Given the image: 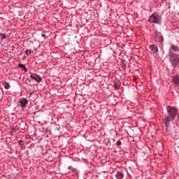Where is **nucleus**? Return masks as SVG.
Returning <instances> with one entry per match:
<instances>
[{
	"mask_svg": "<svg viewBox=\"0 0 179 179\" xmlns=\"http://www.w3.org/2000/svg\"><path fill=\"white\" fill-rule=\"evenodd\" d=\"M166 114L164 115V117L162 119V122L166 126V128L165 129H163V131L166 135H169V134H170V132L169 131V127H170V122L176 120V117H177V113H178V109L171 106H166Z\"/></svg>",
	"mask_w": 179,
	"mask_h": 179,
	"instance_id": "obj_1",
	"label": "nucleus"
},
{
	"mask_svg": "<svg viewBox=\"0 0 179 179\" xmlns=\"http://www.w3.org/2000/svg\"><path fill=\"white\" fill-rule=\"evenodd\" d=\"M148 22L155 24H162V15L155 11L149 17Z\"/></svg>",
	"mask_w": 179,
	"mask_h": 179,
	"instance_id": "obj_2",
	"label": "nucleus"
},
{
	"mask_svg": "<svg viewBox=\"0 0 179 179\" xmlns=\"http://www.w3.org/2000/svg\"><path fill=\"white\" fill-rule=\"evenodd\" d=\"M169 61L173 68H176L179 64V55L173 52H169Z\"/></svg>",
	"mask_w": 179,
	"mask_h": 179,
	"instance_id": "obj_3",
	"label": "nucleus"
},
{
	"mask_svg": "<svg viewBox=\"0 0 179 179\" xmlns=\"http://www.w3.org/2000/svg\"><path fill=\"white\" fill-rule=\"evenodd\" d=\"M20 105H18L20 107H22V108H26V106L29 104V100H27L25 98H22L19 99Z\"/></svg>",
	"mask_w": 179,
	"mask_h": 179,
	"instance_id": "obj_4",
	"label": "nucleus"
},
{
	"mask_svg": "<svg viewBox=\"0 0 179 179\" xmlns=\"http://www.w3.org/2000/svg\"><path fill=\"white\" fill-rule=\"evenodd\" d=\"M155 40L158 43H160V45L163 44V41H164V38L162 35V33L159 32L155 36Z\"/></svg>",
	"mask_w": 179,
	"mask_h": 179,
	"instance_id": "obj_5",
	"label": "nucleus"
},
{
	"mask_svg": "<svg viewBox=\"0 0 179 179\" xmlns=\"http://www.w3.org/2000/svg\"><path fill=\"white\" fill-rule=\"evenodd\" d=\"M30 78L32 80H35V82H37L38 83H40V82L43 80L41 77L37 74H35V75L31 74Z\"/></svg>",
	"mask_w": 179,
	"mask_h": 179,
	"instance_id": "obj_6",
	"label": "nucleus"
},
{
	"mask_svg": "<svg viewBox=\"0 0 179 179\" xmlns=\"http://www.w3.org/2000/svg\"><path fill=\"white\" fill-rule=\"evenodd\" d=\"M149 48L152 54H157V52H159V48L155 44L150 45Z\"/></svg>",
	"mask_w": 179,
	"mask_h": 179,
	"instance_id": "obj_7",
	"label": "nucleus"
},
{
	"mask_svg": "<svg viewBox=\"0 0 179 179\" xmlns=\"http://www.w3.org/2000/svg\"><path fill=\"white\" fill-rule=\"evenodd\" d=\"M170 50H171V51H173V52H179V44L178 45H171V48Z\"/></svg>",
	"mask_w": 179,
	"mask_h": 179,
	"instance_id": "obj_8",
	"label": "nucleus"
},
{
	"mask_svg": "<svg viewBox=\"0 0 179 179\" xmlns=\"http://www.w3.org/2000/svg\"><path fill=\"white\" fill-rule=\"evenodd\" d=\"M113 86L115 90H118L120 87H121V82L120 81H115L113 82Z\"/></svg>",
	"mask_w": 179,
	"mask_h": 179,
	"instance_id": "obj_9",
	"label": "nucleus"
},
{
	"mask_svg": "<svg viewBox=\"0 0 179 179\" xmlns=\"http://www.w3.org/2000/svg\"><path fill=\"white\" fill-rule=\"evenodd\" d=\"M116 178L117 179H122L124 178V173L122 171H117L115 175Z\"/></svg>",
	"mask_w": 179,
	"mask_h": 179,
	"instance_id": "obj_10",
	"label": "nucleus"
},
{
	"mask_svg": "<svg viewBox=\"0 0 179 179\" xmlns=\"http://www.w3.org/2000/svg\"><path fill=\"white\" fill-rule=\"evenodd\" d=\"M173 83L176 85H179V76L178 75H176L173 78Z\"/></svg>",
	"mask_w": 179,
	"mask_h": 179,
	"instance_id": "obj_11",
	"label": "nucleus"
},
{
	"mask_svg": "<svg viewBox=\"0 0 179 179\" xmlns=\"http://www.w3.org/2000/svg\"><path fill=\"white\" fill-rule=\"evenodd\" d=\"M2 85L4 86L5 89H6V90L10 89V85H9V83H8L6 81H3Z\"/></svg>",
	"mask_w": 179,
	"mask_h": 179,
	"instance_id": "obj_12",
	"label": "nucleus"
},
{
	"mask_svg": "<svg viewBox=\"0 0 179 179\" xmlns=\"http://www.w3.org/2000/svg\"><path fill=\"white\" fill-rule=\"evenodd\" d=\"M18 66L19 68H22V69H24L25 72H27V69L26 68V66L24 64L20 63L18 64Z\"/></svg>",
	"mask_w": 179,
	"mask_h": 179,
	"instance_id": "obj_13",
	"label": "nucleus"
},
{
	"mask_svg": "<svg viewBox=\"0 0 179 179\" xmlns=\"http://www.w3.org/2000/svg\"><path fill=\"white\" fill-rule=\"evenodd\" d=\"M24 52L25 55L27 56L30 55L31 53L33 54V51H31V49H27Z\"/></svg>",
	"mask_w": 179,
	"mask_h": 179,
	"instance_id": "obj_14",
	"label": "nucleus"
},
{
	"mask_svg": "<svg viewBox=\"0 0 179 179\" xmlns=\"http://www.w3.org/2000/svg\"><path fill=\"white\" fill-rule=\"evenodd\" d=\"M43 131H45L46 134H49L50 135H51V130L50 129L43 127Z\"/></svg>",
	"mask_w": 179,
	"mask_h": 179,
	"instance_id": "obj_15",
	"label": "nucleus"
},
{
	"mask_svg": "<svg viewBox=\"0 0 179 179\" xmlns=\"http://www.w3.org/2000/svg\"><path fill=\"white\" fill-rule=\"evenodd\" d=\"M0 37H1V40H5V38H6V34L0 33Z\"/></svg>",
	"mask_w": 179,
	"mask_h": 179,
	"instance_id": "obj_16",
	"label": "nucleus"
},
{
	"mask_svg": "<svg viewBox=\"0 0 179 179\" xmlns=\"http://www.w3.org/2000/svg\"><path fill=\"white\" fill-rule=\"evenodd\" d=\"M19 145L21 146V148L24 145V141L23 140H20L18 141Z\"/></svg>",
	"mask_w": 179,
	"mask_h": 179,
	"instance_id": "obj_17",
	"label": "nucleus"
},
{
	"mask_svg": "<svg viewBox=\"0 0 179 179\" xmlns=\"http://www.w3.org/2000/svg\"><path fill=\"white\" fill-rule=\"evenodd\" d=\"M122 144V143L121 142V141H117L116 143V145L117 146H121V145Z\"/></svg>",
	"mask_w": 179,
	"mask_h": 179,
	"instance_id": "obj_18",
	"label": "nucleus"
},
{
	"mask_svg": "<svg viewBox=\"0 0 179 179\" xmlns=\"http://www.w3.org/2000/svg\"><path fill=\"white\" fill-rule=\"evenodd\" d=\"M45 33H48L47 31H43L41 33L42 37H45Z\"/></svg>",
	"mask_w": 179,
	"mask_h": 179,
	"instance_id": "obj_19",
	"label": "nucleus"
},
{
	"mask_svg": "<svg viewBox=\"0 0 179 179\" xmlns=\"http://www.w3.org/2000/svg\"><path fill=\"white\" fill-rule=\"evenodd\" d=\"M122 68V69L126 70L127 69V65L123 64Z\"/></svg>",
	"mask_w": 179,
	"mask_h": 179,
	"instance_id": "obj_20",
	"label": "nucleus"
},
{
	"mask_svg": "<svg viewBox=\"0 0 179 179\" xmlns=\"http://www.w3.org/2000/svg\"><path fill=\"white\" fill-rule=\"evenodd\" d=\"M69 170H72V166H69Z\"/></svg>",
	"mask_w": 179,
	"mask_h": 179,
	"instance_id": "obj_21",
	"label": "nucleus"
},
{
	"mask_svg": "<svg viewBox=\"0 0 179 179\" xmlns=\"http://www.w3.org/2000/svg\"><path fill=\"white\" fill-rule=\"evenodd\" d=\"M162 2H167V0H161Z\"/></svg>",
	"mask_w": 179,
	"mask_h": 179,
	"instance_id": "obj_22",
	"label": "nucleus"
},
{
	"mask_svg": "<svg viewBox=\"0 0 179 179\" xmlns=\"http://www.w3.org/2000/svg\"><path fill=\"white\" fill-rule=\"evenodd\" d=\"M73 172L76 171V169H73Z\"/></svg>",
	"mask_w": 179,
	"mask_h": 179,
	"instance_id": "obj_23",
	"label": "nucleus"
},
{
	"mask_svg": "<svg viewBox=\"0 0 179 179\" xmlns=\"http://www.w3.org/2000/svg\"><path fill=\"white\" fill-rule=\"evenodd\" d=\"M41 1H43V0H41Z\"/></svg>",
	"mask_w": 179,
	"mask_h": 179,
	"instance_id": "obj_24",
	"label": "nucleus"
}]
</instances>
